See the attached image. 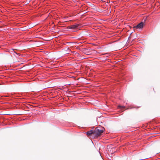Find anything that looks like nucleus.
<instances>
[{
  "mask_svg": "<svg viewBox=\"0 0 160 160\" xmlns=\"http://www.w3.org/2000/svg\"><path fill=\"white\" fill-rule=\"evenodd\" d=\"M105 130L104 128L97 127L94 129V136L96 137H100Z\"/></svg>",
  "mask_w": 160,
  "mask_h": 160,
  "instance_id": "1",
  "label": "nucleus"
},
{
  "mask_svg": "<svg viewBox=\"0 0 160 160\" xmlns=\"http://www.w3.org/2000/svg\"><path fill=\"white\" fill-rule=\"evenodd\" d=\"M81 25L80 24H76L71 26L68 27L69 29H78L81 27Z\"/></svg>",
  "mask_w": 160,
  "mask_h": 160,
  "instance_id": "2",
  "label": "nucleus"
},
{
  "mask_svg": "<svg viewBox=\"0 0 160 160\" xmlns=\"http://www.w3.org/2000/svg\"><path fill=\"white\" fill-rule=\"evenodd\" d=\"M143 22H141L138 24L137 26L134 27L133 28H142L143 27Z\"/></svg>",
  "mask_w": 160,
  "mask_h": 160,
  "instance_id": "3",
  "label": "nucleus"
},
{
  "mask_svg": "<svg viewBox=\"0 0 160 160\" xmlns=\"http://www.w3.org/2000/svg\"><path fill=\"white\" fill-rule=\"evenodd\" d=\"M87 134L88 136H90L93 135L94 136V129L91 130L87 132Z\"/></svg>",
  "mask_w": 160,
  "mask_h": 160,
  "instance_id": "4",
  "label": "nucleus"
},
{
  "mask_svg": "<svg viewBox=\"0 0 160 160\" xmlns=\"http://www.w3.org/2000/svg\"><path fill=\"white\" fill-rule=\"evenodd\" d=\"M140 107V106H135V107H132L130 108V109H132V108H135L136 109H138Z\"/></svg>",
  "mask_w": 160,
  "mask_h": 160,
  "instance_id": "5",
  "label": "nucleus"
},
{
  "mask_svg": "<svg viewBox=\"0 0 160 160\" xmlns=\"http://www.w3.org/2000/svg\"><path fill=\"white\" fill-rule=\"evenodd\" d=\"M119 107H120V108H124L125 107L124 106H118Z\"/></svg>",
  "mask_w": 160,
  "mask_h": 160,
  "instance_id": "6",
  "label": "nucleus"
}]
</instances>
